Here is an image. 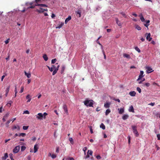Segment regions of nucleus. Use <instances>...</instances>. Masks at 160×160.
<instances>
[{
	"instance_id": "1",
	"label": "nucleus",
	"mask_w": 160,
	"mask_h": 160,
	"mask_svg": "<svg viewBox=\"0 0 160 160\" xmlns=\"http://www.w3.org/2000/svg\"><path fill=\"white\" fill-rule=\"evenodd\" d=\"M84 104L87 107H92L93 104V101L92 100H85L84 102Z\"/></svg>"
},
{
	"instance_id": "2",
	"label": "nucleus",
	"mask_w": 160,
	"mask_h": 160,
	"mask_svg": "<svg viewBox=\"0 0 160 160\" xmlns=\"http://www.w3.org/2000/svg\"><path fill=\"white\" fill-rule=\"evenodd\" d=\"M132 129L133 132L135 135L136 137H138L139 136L138 133L137 129V127L136 126H132Z\"/></svg>"
},
{
	"instance_id": "3",
	"label": "nucleus",
	"mask_w": 160,
	"mask_h": 160,
	"mask_svg": "<svg viewBox=\"0 0 160 160\" xmlns=\"http://www.w3.org/2000/svg\"><path fill=\"white\" fill-rule=\"evenodd\" d=\"M29 4L30 6L27 8L28 9L33 8L36 6H37L34 1L30 2Z\"/></svg>"
},
{
	"instance_id": "4",
	"label": "nucleus",
	"mask_w": 160,
	"mask_h": 160,
	"mask_svg": "<svg viewBox=\"0 0 160 160\" xmlns=\"http://www.w3.org/2000/svg\"><path fill=\"white\" fill-rule=\"evenodd\" d=\"M43 115L41 113H38L37 115L36 116V118L38 120H42L43 118Z\"/></svg>"
},
{
	"instance_id": "5",
	"label": "nucleus",
	"mask_w": 160,
	"mask_h": 160,
	"mask_svg": "<svg viewBox=\"0 0 160 160\" xmlns=\"http://www.w3.org/2000/svg\"><path fill=\"white\" fill-rule=\"evenodd\" d=\"M20 149L19 146H16L13 150V152L14 153H17L18 152Z\"/></svg>"
},
{
	"instance_id": "6",
	"label": "nucleus",
	"mask_w": 160,
	"mask_h": 160,
	"mask_svg": "<svg viewBox=\"0 0 160 160\" xmlns=\"http://www.w3.org/2000/svg\"><path fill=\"white\" fill-rule=\"evenodd\" d=\"M147 34L146 37V39L148 40L149 41H150L152 39V38L151 37V34L150 33H146V35Z\"/></svg>"
},
{
	"instance_id": "7",
	"label": "nucleus",
	"mask_w": 160,
	"mask_h": 160,
	"mask_svg": "<svg viewBox=\"0 0 160 160\" xmlns=\"http://www.w3.org/2000/svg\"><path fill=\"white\" fill-rule=\"evenodd\" d=\"M144 73V72L142 71H141L140 72V74L137 80V81L139 80H141V78H142L143 76L144 75H143Z\"/></svg>"
},
{
	"instance_id": "8",
	"label": "nucleus",
	"mask_w": 160,
	"mask_h": 160,
	"mask_svg": "<svg viewBox=\"0 0 160 160\" xmlns=\"http://www.w3.org/2000/svg\"><path fill=\"white\" fill-rule=\"evenodd\" d=\"M17 129L18 130H19L20 129V127L18 125H15L14 126H13L12 128V130H13L15 129Z\"/></svg>"
},
{
	"instance_id": "9",
	"label": "nucleus",
	"mask_w": 160,
	"mask_h": 160,
	"mask_svg": "<svg viewBox=\"0 0 160 160\" xmlns=\"http://www.w3.org/2000/svg\"><path fill=\"white\" fill-rule=\"evenodd\" d=\"M64 22H60L58 25V26L56 27V28H60L62 27L64 25Z\"/></svg>"
},
{
	"instance_id": "10",
	"label": "nucleus",
	"mask_w": 160,
	"mask_h": 160,
	"mask_svg": "<svg viewBox=\"0 0 160 160\" xmlns=\"http://www.w3.org/2000/svg\"><path fill=\"white\" fill-rule=\"evenodd\" d=\"M63 108L64 110V111L67 114H68V112L67 109V107L66 105L64 104L63 106Z\"/></svg>"
},
{
	"instance_id": "11",
	"label": "nucleus",
	"mask_w": 160,
	"mask_h": 160,
	"mask_svg": "<svg viewBox=\"0 0 160 160\" xmlns=\"http://www.w3.org/2000/svg\"><path fill=\"white\" fill-rule=\"evenodd\" d=\"M39 9H37L36 11L39 13H42L44 12L43 9L41 8H40Z\"/></svg>"
},
{
	"instance_id": "12",
	"label": "nucleus",
	"mask_w": 160,
	"mask_h": 160,
	"mask_svg": "<svg viewBox=\"0 0 160 160\" xmlns=\"http://www.w3.org/2000/svg\"><path fill=\"white\" fill-rule=\"evenodd\" d=\"M129 94L131 96H135L136 94V92L134 91L130 92Z\"/></svg>"
},
{
	"instance_id": "13",
	"label": "nucleus",
	"mask_w": 160,
	"mask_h": 160,
	"mask_svg": "<svg viewBox=\"0 0 160 160\" xmlns=\"http://www.w3.org/2000/svg\"><path fill=\"white\" fill-rule=\"evenodd\" d=\"M38 148V144H35L34 146V153L36 152L37 151Z\"/></svg>"
},
{
	"instance_id": "14",
	"label": "nucleus",
	"mask_w": 160,
	"mask_h": 160,
	"mask_svg": "<svg viewBox=\"0 0 160 160\" xmlns=\"http://www.w3.org/2000/svg\"><path fill=\"white\" fill-rule=\"evenodd\" d=\"M129 117V116L127 114H124L122 117V118L124 120H126Z\"/></svg>"
},
{
	"instance_id": "15",
	"label": "nucleus",
	"mask_w": 160,
	"mask_h": 160,
	"mask_svg": "<svg viewBox=\"0 0 160 160\" xmlns=\"http://www.w3.org/2000/svg\"><path fill=\"white\" fill-rule=\"evenodd\" d=\"M116 23L118 25V26H121L122 25V24L121 22L118 20V18H116Z\"/></svg>"
},
{
	"instance_id": "16",
	"label": "nucleus",
	"mask_w": 160,
	"mask_h": 160,
	"mask_svg": "<svg viewBox=\"0 0 160 160\" xmlns=\"http://www.w3.org/2000/svg\"><path fill=\"white\" fill-rule=\"evenodd\" d=\"M8 157V155L7 153H6L4 155V156L2 157V160H6L7 158Z\"/></svg>"
},
{
	"instance_id": "17",
	"label": "nucleus",
	"mask_w": 160,
	"mask_h": 160,
	"mask_svg": "<svg viewBox=\"0 0 160 160\" xmlns=\"http://www.w3.org/2000/svg\"><path fill=\"white\" fill-rule=\"evenodd\" d=\"M123 57L126 58L128 59H130L131 58V57L130 55L124 53L123 54Z\"/></svg>"
},
{
	"instance_id": "18",
	"label": "nucleus",
	"mask_w": 160,
	"mask_h": 160,
	"mask_svg": "<svg viewBox=\"0 0 160 160\" xmlns=\"http://www.w3.org/2000/svg\"><path fill=\"white\" fill-rule=\"evenodd\" d=\"M72 18L71 16H69L68 18H66L65 20V23L67 24V23Z\"/></svg>"
},
{
	"instance_id": "19",
	"label": "nucleus",
	"mask_w": 160,
	"mask_h": 160,
	"mask_svg": "<svg viewBox=\"0 0 160 160\" xmlns=\"http://www.w3.org/2000/svg\"><path fill=\"white\" fill-rule=\"evenodd\" d=\"M110 105V102H107L104 105V107L106 108H109Z\"/></svg>"
},
{
	"instance_id": "20",
	"label": "nucleus",
	"mask_w": 160,
	"mask_h": 160,
	"mask_svg": "<svg viewBox=\"0 0 160 160\" xmlns=\"http://www.w3.org/2000/svg\"><path fill=\"white\" fill-rule=\"evenodd\" d=\"M118 110H119V113L120 114H122L124 112V109L123 108H121L120 109L118 108Z\"/></svg>"
},
{
	"instance_id": "21",
	"label": "nucleus",
	"mask_w": 160,
	"mask_h": 160,
	"mask_svg": "<svg viewBox=\"0 0 160 160\" xmlns=\"http://www.w3.org/2000/svg\"><path fill=\"white\" fill-rule=\"evenodd\" d=\"M129 111V112H134L133 108L132 106H131L130 107Z\"/></svg>"
},
{
	"instance_id": "22",
	"label": "nucleus",
	"mask_w": 160,
	"mask_h": 160,
	"mask_svg": "<svg viewBox=\"0 0 160 160\" xmlns=\"http://www.w3.org/2000/svg\"><path fill=\"white\" fill-rule=\"evenodd\" d=\"M146 69H147V71L148 73L151 72L152 71H151L152 70V69L149 67H147Z\"/></svg>"
},
{
	"instance_id": "23",
	"label": "nucleus",
	"mask_w": 160,
	"mask_h": 160,
	"mask_svg": "<svg viewBox=\"0 0 160 160\" xmlns=\"http://www.w3.org/2000/svg\"><path fill=\"white\" fill-rule=\"evenodd\" d=\"M25 75L27 76L28 78H30L31 76V74L30 73H28L26 71H24Z\"/></svg>"
},
{
	"instance_id": "24",
	"label": "nucleus",
	"mask_w": 160,
	"mask_h": 160,
	"mask_svg": "<svg viewBox=\"0 0 160 160\" xmlns=\"http://www.w3.org/2000/svg\"><path fill=\"white\" fill-rule=\"evenodd\" d=\"M43 58L45 61H47L48 59L47 55L46 54H45L43 55Z\"/></svg>"
},
{
	"instance_id": "25",
	"label": "nucleus",
	"mask_w": 160,
	"mask_h": 160,
	"mask_svg": "<svg viewBox=\"0 0 160 160\" xmlns=\"http://www.w3.org/2000/svg\"><path fill=\"white\" fill-rule=\"evenodd\" d=\"M119 13L122 15V16L125 18H127V16L126 15V13L123 12H120Z\"/></svg>"
},
{
	"instance_id": "26",
	"label": "nucleus",
	"mask_w": 160,
	"mask_h": 160,
	"mask_svg": "<svg viewBox=\"0 0 160 160\" xmlns=\"http://www.w3.org/2000/svg\"><path fill=\"white\" fill-rule=\"evenodd\" d=\"M34 2L36 6H38L37 5L40 4L39 3L41 2V0H35Z\"/></svg>"
},
{
	"instance_id": "27",
	"label": "nucleus",
	"mask_w": 160,
	"mask_h": 160,
	"mask_svg": "<svg viewBox=\"0 0 160 160\" xmlns=\"http://www.w3.org/2000/svg\"><path fill=\"white\" fill-rule=\"evenodd\" d=\"M65 67L64 66H62V68H61V74H62L63 73V72L65 70Z\"/></svg>"
},
{
	"instance_id": "28",
	"label": "nucleus",
	"mask_w": 160,
	"mask_h": 160,
	"mask_svg": "<svg viewBox=\"0 0 160 160\" xmlns=\"http://www.w3.org/2000/svg\"><path fill=\"white\" fill-rule=\"evenodd\" d=\"M139 16L140 17V19L141 20V21L142 22H144L145 21V20L142 15V14H141Z\"/></svg>"
},
{
	"instance_id": "29",
	"label": "nucleus",
	"mask_w": 160,
	"mask_h": 160,
	"mask_svg": "<svg viewBox=\"0 0 160 160\" xmlns=\"http://www.w3.org/2000/svg\"><path fill=\"white\" fill-rule=\"evenodd\" d=\"M37 5L38 6H40V7H48V6L45 4H38Z\"/></svg>"
},
{
	"instance_id": "30",
	"label": "nucleus",
	"mask_w": 160,
	"mask_h": 160,
	"mask_svg": "<svg viewBox=\"0 0 160 160\" xmlns=\"http://www.w3.org/2000/svg\"><path fill=\"white\" fill-rule=\"evenodd\" d=\"M111 112V110L109 109H107L106 111L105 112V115L106 116H107L109 113Z\"/></svg>"
},
{
	"instance_id": "31",
	"label": "nucleus",
	"mask_w": 160,
	"mask_h": 160,
	"mask_svg": "<svg viewBox=\"0 0 160 160\" xmlns=\"http://www.w3.org/2000/svg\"><path fill=\"white\" fill-rule=\"evenodd\" d=\"M135 28L138 30H140L141 29V27L138 25H135Z\"/></svg>"
},
{
	"instance_id": "32",
	"label": "nucleus",
	"mask_w": 160,
	"mask_h": 160,
	"mask_svg": "<svg viewBox=\"0 0 160 160\" xmlns=\"http://www.w3.org/2000/svg\"><path fill=\"white\" fill-rule=\"evenodd\" d=\"M100 128H102L103 130H104L105 129V126L104 125V124L102 123L100 125Z\"/></svg>"
},
{
	"instance_id": "33",
	"label": "nucleus",
	"mask_w": 160,
	"mask_h": 160,
	"mask_svg": "<svg viewBox=\"0 0 160 160\" xmlns=\"http://www.w3.org/2000/svg\"><path fill=\"white\" fill-rule=\"evenodd\" d=\"M150 86V83H148V82L146 83H145V84H143L142 85V86H144H144H146L147 87H148Z\"/></svg>"
},
{
	"instance_id": "34",
	"label": "nucleus",
	"mask_w": 160,
	"mask_h": 160,
	"mask_svg": "<svg viewBox=\"0 0 160 160\" xmlns=\"http://www.w3.org/2000/svg\"><path fill=\"white\" fill-rule=\"evenodd\" d=\"M135 50L137 51L138 52L140 53L141 52V50L139 48L137 47H135L134 48Z\"/></svg>"
},
{
	"instance_id": "35",
	"label": "nucleus",
	"mask_w": 160,
	"mask_h": 160,
	"mask_svg": "<svg viewBox=\"0 0 160 160\" xmlns=\"http://www.w3.org/2000/svg\"><path fill=\"white\" fill-rule=\"evenodd\" d=\"M10 88V86H8L6 88V89L5 90L6 92L8 93Z\"/></svg>"
},
{
	"instance_id": "36",
	"label": "nucleus",
	"mask_w": 160,
	"mask_h": 160,
	"mask_svg": "<svg viewBox=\"0 0 160 160\" xmlns=\"http://www.w3.org/2000/svg\"><path fill=\"white\" fill-rule=\"evenodd\" d=\"M90 150H88V151L87 152V155L84 157V158L86 159L88 158H89V152Z\"/></svg>"
},
{
	"instance_id": "37",
	"label": "nucleus",
	"mask_w": 160,
	"mask_h": 160,
	"mask_svg": "<svg viewBox=\"0 0 160 160\" xmlns=\"http://www.w3.org/2000/svg\"><path fill=\"white\" fill-rule=\"evenodd\" d=\"M76 13L77 14H79V17H81V11L80 10H78L76 12Z\"/></svg>"
},
{
	"instance_id": "38",
	"label": "nucleus",
	"mask_w": 160,
	"mask_h": 160,
	"mask_svg": "<svg viewBox=\"0 0 160 160\" xmlns=\"http://www.w3.org/2000/svg\"><path fill=\"white\" fill-rule=\"evenodd\" d=\"M26 133H20L19 135V136H22L23 137H24L26 136Z\"/></svg>"
},
{
	"instance_id": "39",
	"label": "nucleus",
	"mask_w": 160,
	"mask_h": 160,
	"mask_svg": "<svg viewBox=\"0 0 160 160\" xmlns=\"http://www.w3.org/2000/svg\"><path fill=\"white\" fill-rule=\"evenodd\" d=\"M137 90L138 91L139 93H141V88L139 87H138L137 88Z\"/></svg>"
},
{
	"instance_id": "40",
	"label": "nucleus",
	"mask_w": 160,
	"mask_h": 160,
	"mask_svg": "<svg viewBox=\"0 0 160 160\" xmlns=\"http://www.w3.org/2000/svg\"><path fill=\"white\" fill-rule=\"evenodd\" d=\"M26 147L24 146H22L21 147V150L22 151H23L26 149Z\"/></svg>"
},
{
	"instance_id": "41",
	"label": "nucleus",
	"mask_w": 160,
	"mask_h": 160,
	"mask_svg": "<svg viewBox=\"0 0 160 160\" xmlns=\"http://www.w3.org/2000/svg\"><path fill=\"white\" fill-rule=\"evenodd\" d=\"M56 61H57V59L56 58L53 59L52 60L51 63L52 64L56 62Z\"/></svg>"
},
{
	"instance_id": "42",
	"label": "nucleus",
	"mask_w": 160,
	"mask_h": 160,
	"mask_svg": "<svg viewBox=\"0 0 160 160\" xmlns=\"http://www.w3.org/2000/svg\"><path fill=\"white\" fill-rule=\"evenodd\" d=\"M58 71V70H57V69H55L52 72V75H55V74H56V73Z\"/></svg>"
},
{
	"instance_id": "43",
	"label": "nucleus",
	"mask_w": 160,
	"mask_h": 160,
	"mask_svg": "<svg viewBox=\"0 0 160 160\" xmlns=\"http://www.w3.org/2000/svg\"><path fill=\"white\" fill-rule=\"evenodd\" d=\"M24 90V87L23 86H22L21 88V90L20 91V93H21Z\"/></svg>"
},
{
	"instance_id": "44",
	"label": "nucleus",
	"mask_w": 160,
	"mask_h": 160,
	"mask_svg": "<svg viewBox=\"0 0 160 160\" xmlns=\"http://www.w3.org/2000/svg\"><path fill=\"white\" fill-rule=\"evenodd\" d=\"M28 128V126H23V129L24 130H27Z\"/></svg>"
},
{
	"instance_id": "45",
	"label": "nucleus",
	"mask_w": 160,
	"mask_h": 160,
	"mask_svg": "<svg viewBox=\"0 0 160 160\" xmlns=\"http://www.w3.org/2000/svg\"><path fill=\"white\" fill-rule=\"evenodd\" d=\"M69 140L71 143L73 144V139L72 138H69Z\"/></svg>"
},
{
	"instance_id": "46",
	"label": "nucleus",
	"mask_w": 160,
	"mask_h": 160,
	"mask_svg": "<svg viewBox=\"0 0 160 160\" xmlns=\"http://www.w3.org/2000/svg\"><path fill=\"white\" fill-rule=\"evenodd\" d=\"M47 67L48 68V69H49V70L51 71V72H52L53 71V68L52 67H49L48 66H47Z\"/></svg>"
},
{
	"instance_id": "47",
	"label": "nucleus",
	"mask_w": 160,
	"mask_h": 160,
	"mask_svg": "<svg viewBox=\"0 0 160 160\" xmlns=\"http://www.w3.org/2000/svg\"><path fill=\"white\" fill-rule=\"evenodd\" d=\"M10 123V120H8L7 121L6 123V127H9V124Z\"/></svg>"
},
{
	"instance_id": "48",
	"label": "nucleus",
	"mask_w": 160,
	"mask_h": 160,
	"mask_svg": "<svg viewBox=\"0 0 160 160\" xmlns=\"http://www.w3.org/2000/svg\"><path fill=\"white\" fill-rule=\"evenodd\" d=\"M56 157V155L54 154H52L51 156V157L53 159L55 158Z\"/></svg>"
},
{
	"instance_id": "49",
	"label": "nucleus",
	"mask_w": 160,
	"mask_h": 160,
	"mask_svg": "<svg viewBox=\"0 0 160 160\" xmlns=\"http://www.w3.org/2000/svg\"><path fill=\"white\" fill-rule=\"evenodd\" d=\"M87 150V148L86 147H84L83 149V151L84 152L85 155L86 154V151Z\"/></svg>"
},
{
	"instance_id": "50",
	"label": "nucleus",
	"mask_w": 160,
	"mask_h": 160,
	"mask_svg": "<svg viewBox=\"0 0 160 160\" xmlns=\"http://www.w3.org/2000/svg\"><path fill=\"white\" fill-rule=\"evenodd\" d=\"M9 156H10V158L12 160H14V159L13 158L12 154V153L10 154H9Z\"/></svg>"
},
{
	"instance_id": "51",
	"label": "nucleus",
	"mask_w": 160,
	"mask_h": 160,
	"mask_svg": "<svg viewBox=\"0 0 160 160\" xmlns=\"http://www.w3.org/2000/svg\"><path fill=\"white\" fill-rule=\"evenodd\" d=\"M43 115V118L45 119L46 118V116L48 115V114L46 112H44Z\"/></svg>"
},
{
	"instance_id": "52",
	"label": "nucleus",
	"mask_w": 160,
	"mask_h": 160,
	"mask_svg": "<svg viewBox=\"0 0 160 160\" xmlns=\"http://www.w3.org/2000/svg\"><path fill=\"white\" fill-rule=\"evenodd\" d=\"M113 100H114L115 101H117V102H120V100H119V99H118V98L116 99V98H114L113 99Z\"/></svg>"
},
{
	"instance_id": "53",
	"label": "nucleus",
	"mask_w": 160,
	"mask_h": 160,
	"mask_svg": "<svg viewBox=\"0 0 160 160\" xmlns=\"http://www.w3.org/2000/svg\"><path fill=\"white\" fill-rule=\"evenodd\" d=\"M96 158L98 159H100L101 158V157L100 156V155H97L96 156Z\"/></svg>"
},
{
	"instance_id": "54",
	"label": "nucleus",
	"mask_w": 160,
	"mask_h": 160,
	"mask_svg": "<svg viewBox=\"0 0 160 160\" xmlns=\"http://www.w3.org/2000/svg\"><path fill=\"white\" fill-rule=\"evenodd\" d=\"M96 42H97L98 44L99 45H100L101 46V48H102V45L100 43L99 41H98V40H97Z\"/></svg>"
},
{
	"instance_id": "55",
	"label": "nucleus",
	"mask_w": 160,
	"mask_h": 160,
	"mask_svg": "<svg viewBox=\"0 0 160 160\" xmlns=\"http://www.w3.org/2000/svg\"><path fill=\"white\" fill-rule=\"evenodd\" d=\"M9 113H6L5 115L4 116V117L6 118L8 117L9 116Z\"/></svg>"
},
{
	"instance_id": "56",
	"label": "nucleus",
	"mask_w": 160,
	"mask_h": 160,
	"mask_svg": "<svg viewBox=\"0 0 160 160\" xmlns=\"http://www.w3.org/2000/svg\"><path fill=\"white\" fill-rule=\"evenodd\" d=\"M157 138H158V140H160V134H157Z\"/></svg>"
},
{
	"instance_id": "57",
	"label": "nucleus",
	"mask_w": 160,
	"mask_h": 160,
	"mask_svg": "<svg viewBox=\"0 0 160 160\" xmlns=\"http://www.w3.org/2000/svg\"><path fill=\"white\" fill-rule=\"evenodd\" d=\"M92 153H93L92 151L91 150H90L89 152V155H92Z\"/></svg>"
},
{
	"instance_id": "58",
	"label": "nucleus",
	"mask_w": 160,
	"mask_h": 160,
	"mask_svg": "<svg viewBox=\"0 0 160 160\" xmlns=\"http://www.w3.org/2000/svg\"><path fill=\"white\" fill-rule=\"evenodd\" d=\"M24 113L29 114V112L28 110H26L24 112Z\"/></svg>"
},
{
	"instance_id": "59",
	"label": "nucleus",
	"mask_w": 160,
	"mask_h": 160,
	"mask_svg": "<svg viewBox=\"0 0 160 160\" xmlns=\"http://www.w3.org/2000/svg\"><path fill=\"white\" fill-rule=\"evenodd\" d=\"M29 3H30V2H27L26 3V5L28 7L30 6Z\"/></svg>"
},
{
	"instance_id": "60",
	"label": "nucleus",
	"mask_w": 160,
	"mask_h": 160,
	"mask_svg": "<svg viewBox=\"0 0 160 160\" xmlns=\"http://www.w3.org/2000/svg\"><path fill=\"white\" fill-rule=\"evenodd\" d=\"M36 138L35 137H34L32 138V140L33 141H36Z\"/></svg>"
},
{
	"instance_id": "61",
	"label": "nucleus",
	"mask_w": 160,
	"mask_h": 160,
	"mask_svg": "<svg viewBox=\"0 0 160 160\" xmlns=\"http://www.w3.org/2000/svg\"><path fill=\"white\" fill-rule=\"evenodd\" d=\"M148 105H151L152 106H153L155 105V103L151 102Z\"/></svg>"
},
{
	"instance_id": "62",
	"label": "nucleus",
	"mask_w": 160,
	"mask_h": 160,
	"mask_svg": "<svg viewBox=\"0 0 160 160\" xmlns=\"http://www.w3.org/2000/svg\"><path fill=\"white\" fill-rule=\"evenodd\" d=\"M102 52H103V54H104V59H106V56L105 54V52L103 51Z\"/></svg>"
},
{
	"instance_id": "63",
	"label": "nucleus",
	"mask_w": 160,
	"mask_h": 160,
	"mask_svg": "<svg viewBox=\"0 0 160 160\" xmlns=\"http://www.w3.org/2000/svg\"><path fill=\"white\" fill-rule=\"evenodd\" d=\"M149 24L148 23H146L144 24V25L146 27H148L149 26Z\"/></svg>"
},
{
	"instance_id": "64",
	"label": "nucleus",
	"mask_w": 160,
	"mask_h": 160,
	"mask_svg": "<svg viewBox=\"0 0 160 160\" xmlns=\"http://www.w3.org/2000/svg\"><path fill=\"white\" fill-rule=\"evenodd\" d=\"M107 31L108 32H109L111 31V29H107Z\"/></svg>"
}]
</instances>
